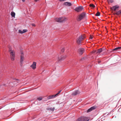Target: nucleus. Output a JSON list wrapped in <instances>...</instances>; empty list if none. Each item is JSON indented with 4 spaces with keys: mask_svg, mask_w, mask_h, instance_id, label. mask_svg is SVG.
I'll return each instance as SVG.
<instances>
[{
    "mask_svg": "<svg viewBox=\"0 0 121 121\" xmlns=\"http://www.w3.org/2000/svg\"><path fill=\"white\" fill-rule=\"evenodd\" d=\"M92 39L93 37L91 36H90L89 38L91 40Z\"/></svg>",
    "mask_w": 121,
    "mask_h": 121,
    "instance_id": "obj_27",
    "label": "nucleus"
},
{
    "mask_svg": "<svg viewBox=\"0 0 121 121\" xmlns=\"http://www.w3.org/2000/svg\"><path fill=\"white\" fill-rule=\"evenodd\" d=\"M64 5L66 6H70L71 5V4L69 2H65L64 3Z\"/></svg>",
    "mask_w": 121,
    "mask_h": 121,
    "instance_id": "obj_12",
    "label": "nucleus"
},
{
    "mask_svg": "<svg viewBox=\"0 0 121 121\" xmlns=\"http://www.w3.org/2000/svg\"><path fill=\"white\" fill-rule=\"evenodd\" d=\"M90 119L89 117H81L78 118L77 121H88Z\"/></svg>",
    "mask_w": 121,
    "mask_h": 121,
    "instance_id": "obj_1",
    "label": "nucleus"
},
{
    "mask_svg": "<svg viewBox=\"0 0 121 121\" xmlns=\"http://www.w3.org/2000/svg\"><path fill=\"white\" fill-rule=\"evenodd\" d=\"M61 90H60V91H58V93H56L55 95H54V97L55 96H56V95H58L59 94L60 92H61Z\"/></svg>",
    "mask_w": 121,
    "mask_h": 121,
    "instance_id": "obj_22",
    "label": "nucleus"
},
{
    "mask_svg": "<svg viewBox=\"0 0 121 121\" xmlns=\"http://www.w3.org/2000/svg\"><path fill=\"white\" fill-rule=\"evenodd\" d=\"M102 51V48H100L98 50L97 52V53H101Z\"/></svg>",
    "mask_w": 121,
    "mask_h": 121,
    "instance_id": "obj_18",
    "label": "nucleus"
},
{
    "mask_svg": "<svg viewBox=\"0 0 121 121\" xmlns=\"http://www.w3.org/2000/svg\"><path fill=\"white\" fill-rule=\"evenodd\" d=\"M27 31V30L26 29H24L22 31L23 33H25Z\"/></svg>",
    "mask_w": 121,
    "mask_h": 121,
    "instance_id": "obj_23",
    "label": "nucleus"
},
{
    "mask_svg": "<svg viewBox=\"0 0 121 121\" xmlns=\"http://www.w3.org/2000/svg\"><path fill=\"white\" fill-rule=\"evenodd\" d=\"M18 32L20 33L23 34L22 31L21 30H18Z\"/></svg>",
    "mask_w": 121,
    "mask_h": 121,
    "instance_id": "obj_24",
    "label": "nucleus"
},
{
    "mask_svg": "<svg viewBox=\"0 0 121 121\" xmlns=\"http://www.w3.org/2000/svg\"><path fill=\"white\" fill-rule=\"evenodd\" d=\"M119 7V6L118 5H116L113 6L112 8V9L114 11H115L116 10V9L118 8Z\"/></svg>",
    "mask_w": 121,
    "mask_h": 121,
    "instance_id": "obj_13",
    "label": "nucleus"
},
{
    "mask_svg": "<svg viewBox=\"0 0 121 121\" xmlns=\"http://www.w3.org/2000/svg\"><path fill=\"white\" fill-rule=\"evenodd\" d=\"M9 52L10 54L11 59L12 61L14 60L15 56V52L14 51L12 50H10Z\"/></svg>",
    "mask_w": 121,
    "mask_h": 121,
    "instance_id": "obj_3",
    "label": "nucleus"
},
{
    "mask_svg": "<svg viewBox=\"0 0 121 121\" xmlns=\"http://www.w3.org/2000/svg\"><path fill=\"white\" fill-rule=\"evenodd\" d=\"M60 1H62L65 0H59Z\"/></svg>",
    "mask_w": 121,
    "mask_h": 121,
    "instance_id": "obj_30",
    "label": "nucleus"
},
{
    "mask_svg": "<svg viewBox=\"0 0 121 121\" xmlns=\"http://www.w3.org/2000/svg\"><path fill=\"white\" fill-rule=\"evenodd\" d=\"M121 49V47H118L113 49L112 50L113 51H116L118 50H119Z\"/></svg>",
    "mask_w": 121,
    "mask_h": 121,
    "instance_id": "obj_15",
    "label": "nucleus"
},
{
    "mask_svg": "<svg viewBox=\"0 0 121 121\" xmlns=\"http://www.w3.org/2000/svg\"><path fill=\"white\" fill-rule=\"evenodd\" d=\"M11 14L12 17H15V13L14 12H11Z\"/></svg>",
    "mask_w": 121,
    "mask_h": 121,
    "instance_id": "obj_17",
    "label": "nucleus"
},
{
    "mask_svg": "<svg viewBox=\"0 0 121 121\" xmlns=\"http://www.w3.org/2000/svg\"><path fill=\"white\" fill-rule=\"evenodd\" d=\"M42 99V98L41 97H39L38 98V99L39 101L41 100Z\"/></svg>",
    "mask_w": 121,
    "mask_h": 121,
    "instance_id": "obj_26",
    "label": "nucleus"
},
{
    "mask_svg": "<svg viewBox=\"0 0 121 121\" xmlns=\"http://www.w3.org/2000/svg\"><path fill=\"white\" fill-rule=\"evenodd\" d=\"M100 13L99 12H98L96 14H95V16H100Z\"/></svg>",
    "mask_w": 121,
    "mask_h": 121,
    "instance_id": "obj_20",
    "label": "nucleus"
},
{
    "mask_svg": "<svg viewBox=\"0 0 121 121\" xmlns=\"http://www.w3.org/2000/svg\"><path fill=\"white\" fill-rule=\"evenodd\" d=\"M80 93L79 92L78 90H76L72 93V95H75Z\"/></svg>",
    "mask_w": 121,
    "mask_h": 121,
    "instance_id": "obj_10",
    "label": "nucleus"
},
{
    "mask_svg": "<svg viewBox=\"0 0 121 121\" xmlns=\"http://www.w3.org/2000/svg\"><path fill=\"white\" fill-rule=\"evenodd\" d=\"M90 6L91 7L94 8L95 6L93 4H90Z\"/></svg>",
    "mask_w": 121,
    "mask_h": 121,
    "instance_id": "obj_21",
    "label": "nucleus"
},
{
    "mask_svg": "<svg viewBox=\"0 0 121 121\" xmlns=\"http://www.w3.org/2000/svg\"><path fill=\"white\" fill-rule=\"evenodd\" d=\"M47 109L48 110H50L52 111H53L55 110V108H47Z\"/></svg>",
    "mask_w": 121,
    "mask_h": 121,
    "instance_id": "obj_16",
    "label": "nucleus"
},
{
    "mask_svg": "<svg viewBox=\"0 0 121 121\" xmlns=\"http://www.w3.org/2000/svg\"><path fill=\"white\" fill-rule=\"evenodd\" d=\"M116 14L117 15H119L120 14H121L120 10H119V11L117 12H116Z\"/></svg>",
    "mask_w": 121,
    "mask_h": 121,
    "instance_id": "obj_19",
    "label": "nucleus"
},
{
    "mask_svg": "<svg viewBox=\"0 0 121 121\" xmlns=\"http://www.w3.org/2000/svg\"><path fill=\"white\" fill-rule=\"evenodd\" d=\"M32 25L33 26H35V25L34 24H32Z\"/></svg>",
    "mask_w": 121,
    "mask_h": 121,
    "instance_id": "obj_29",
    "label": "nucleus"
},
{
    "mask_svg": "<svg viewBox=\"0 0 121 121\" xmlns=\"http://www.w3.org/2000/svg\"><path fill=\"white\" fill-rule=\"evenodd\" d=\"M111 3H112L113 1V0H108Z\"/></svg>",
    "mask_w": 121,
    "mask_h": 121,
    "instance_id": "obj_28",
    "label": "nucleus"
},
{
    "mask_svg": "<svg viewBox=\"0 0 121 121\" xmlns=\"http://www.w3.org/2000/svg\"><path fill=\"white\" fill-rule=\"evenodd\" d=\"M100 62L99 61V63Z\"/></svg>",
    "mask_w": 121,
    "mask_h": 121,
    "instance_id": "obj_33",
    "label": "nucleus"
},
{
    "mask_svg": "<svg viewBox=\"0 0 121 121\" xmlns=\"http://www.w3.org/2000/svg\"><path fill=\"white\" fill-rule=\"evenodd\" d=\"M85 14L84 13H82L80 14L79 17V20H80L82 19L83 17L85 16Z\"/></svg>",
    "mask_w": 121,
    "mask_h": 121,
    "instance_id": "obj_6",
    "label": "nucleus"
},
{
    "mask_svg": "<svg viewBox=\"0 0 121 121\" xmlns=\"http://www.w3.org/2000/svg\"><path fill=\"white\" fill-rule=\"evenodd\" d=\"M83 9V8L82 6H79L76 7L75 10V11L78 12H79L82 11Z\"/></svg>",
    "mask_w": 121,
    "mask_h": 121,
    "instance_id": "obj_5",
    "label": "nucleus"
},
{
    "mask_svg": "<svg viewBox=\"0 0 121 121\" xmlns=\"http://www.w3.org/2000/svg\"><path fill=\"white\" fill-rule=\"evenodd\" d=\"M66 55L62 56H61V57L60 58H58V60H64L66 57Z\"/></svg>",
    "mask_w": 121,
    "mask_h": 121,
    "instance_id": "obj_14",
    "label": "nucleus"
},
{
    "mask_svg": "<svg viewBox=\"0 0 121 121\" xmlns=\"http://www.w3.org/2000/svg\"><path fill=\"white\" fill-rule=\"evenodd\" d=\"M95 106H94L93 107H92L91 108H90L88 109L87 111V112H89L95 109Z\"/></svg>",
    "mask_w": 121,
    "mask_h": 121,
    "instance_id": "obj_11",
    "label": "nucleus"
},
{
    "mask_svg": "<svg viewBox=\"0 0 121 121\" xmlns=\"http://www.w3.org/2000/svg\"><path fill=\"white\" fill-rule=\"evenodd\" d=\"M39 0H35V2H37Z\"/></svg>",
    "mask_w": 121,
    "mask_h": 121,
    "instance_id": "obj_32",
    "label": "nucleus"
},
{
    "mask_svg": "<svg viewBox=\"0 0 121 121\" xmlns=\"http://www.w3.org/2000/svg\"><path fill=\"white\" fill-rule=\"evenodd\" d=\"M22 1L23 2H24L25 1V0H22Z\"/></svg>",
    "mask_w": 121,
    "mask_h": 121,
    "instance_id": "obj_31",
    "label": "nucleus"
},
{
    "mask_svg": "<svg viewBox=\"0 0 121 121\" xmlns=\"http://www.w3.org/2000/svg\"><path fill=\"white\" fill-rule=\"evenodd\" d=\"M22 55L21 56L20 63L21 64L23 63L24 60L23 54L22 52L21 53Z\"/></svg>",
    "mask_w": 121,
    "mask_h": 121,
    "instance_id": "obj_9",
    "label": "nucleus"
},
{
    "mask_svg": "<svg viewBox=\"0 0 121 121\" xmlns=\"http://www.w3.org/2000/svg\"><path fill=\"white\" fill-rule=\"evenodd\" d=\"M84 50L83 48H80L78 50V52L80 55H82L84 52Z\"/></svg>",
    "mask_w": 121,
    "mask_h": 121,
    "instance_id": "obj_8",
    "label": "nucleus"
},
{
    "mask_svg": "<svg viewBox=\"0 0 121 121\" xmlns=\"http://www.w3.org/2000/svg\"><path fill=\"white\" fill-rule=\"evenodd\" d=\"M67 20V19L64 17H61L59 18H55V20L57 22H65Z\"/></svg>",
    "mask_w": 121,
    "mask_h": 121,
    "instance_id": "obj_4",
    "label": "nucleus"
},
{
    "mask_svg": "<svg viewBox=\"0 0 121 121\" xmlns=\"http://www.w3.org/2000/svg\"><path fill=\"white\" fill-rule=\"evenodd\" d=\"M64 50H65L64 48H62L61 50V52H64Z\"/></svg>",
    "mask_w": 121,
    "mask_h": 121,
    "instance_id": "obj_25",
    "label": "nucleus"
},
{
    "mask_svg": "<svg viewBox=\"0 0 121 121\" xmlns=\"http://www.w3.org/2000/svg\"><path fill=\"white\" fill-rule=\"evenodd\" d=\"M36 62H33L32 64L30 66V67L32 68L33 69H35L36 68Z\"/></svg>",
    "mask_w": 121,
    "mask_h": 121,
    "instance_id": "obj_7",
    "label": "nucleus"
},
{
    "mask_svg": "<svg viewBox=\"0 0 121 121\" xmlns=\"http://www.w3.org/2000/svg\"><path fill=\"white\" fill-rule=\"evenodd\" d=\"M85 38V36L83 35H81L79 36L77 40V43L78 44H80L82 40Z\"/></svg>",
    "mask_w": 121,
    "mask_h": 121,
    "instance_id": "obj_2",
    "label": "nucleus"
}]
</instances>
